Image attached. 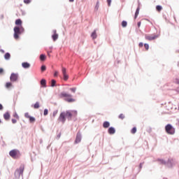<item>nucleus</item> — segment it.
Segmentation results:
<instances>
[{"label":"nucleus","instance_id":"obj_1","mask_svg":"<svg viewBox=\"0 0 179 179\" xmlns=\"http://www.w3.org/2000/svg\"><path fill=\"white\" fill-rule=\"evenodd\" d=\"M73 114L76 115L77 113L76 111H69L67 110L66 112H62L60 113V115L59 117V121L61 122H63V124L66 121V118L68 120H72V117L73 116Z\"/></svg>","mask_w":179,"mask_h":179},{"label":"nucleus","instance_id":"obj_2","mask_svg":"<svg viewBox=\"0 0 179 179\" xmlns=\"http://www.w3.org/2000/svg\"><path fill=\"white\" fill-rule=\"evenodd\" d=\"M23 33H24V28L23 26H16L14 27V38L15 40H19V36L20 34H23Z\"/></svg>","mask_w":179,"mask_h":179},{"label":"nucleus","instance_id":"obj_3","mask_svg":"<svg viewBox=\"0 0 179 179\" xmlns=\"http://www.w3.org/2000/svg\"><path fill=\"white\" fill-rule=\"evenodd\" d=\"M59 97L61 99H64L65 101H67L68 103H73V101H75V99L72 98V94L66 92H61Z\"/></svg>","mask_w":179,"mask_h":179},{"label":"nucleus","instance_id":"obj_4","mask_svg":"<svg viewBox=\"0 0 179 179\" xmlns=\"http://www.w3.org/2000/svg\"><path fill=\"white\" fill-rule=\"evenodd\" d=\"M165 131L168 135H174L176 134V129L170 124L165 127Z\"/></svg>","mask_w":179,"mask_h":179},{"label":"nucleus","instance_id":"obj_5","mask_svg":"<svg viewBox=\"0 0 179 179\" xmlns=\"http://www.w3.org/2000/svg\"><path fill=\"white\" fill-rule=\"evenodd\" d=\"M9 155L10 156V157H12L13 159H19V157H20L21 155H20V151H19V150H12L9 152Z\"/></svg>","mask_w":179,"mask_h":179},{"label":"nucleus","instance_id":"obj_6","mask_svg":"<svg viewBox=\"0 0 179 179\" xmlns=\"http://www.w3.org/2000/svg\"><path fill=\"white\" fill-rule=\"evenodd\" d=\"M23 171H24V166H22L15 171L14 173L15 177H20V176L23 175Z\"/></svg>","mask_w":179,"mask_h":179},{"label":"nucleus","instance_id":"obj_7","mask_svg":"<svg viewBox=\"0 0 179 179\" xmlns=\"http://www.w3.org/2000/svg\"><path fill=\"white\" fill-rule=\"evenodd\" d=\"M62 73L63 75L64 80L66 81L69 79V75L66 73V69L65 67H62Z\"/></svg>","mask_w":179,"mask_h":179},{"label":"nucleus","instance_id":"obj_8","mask_svg":"<svg viewBox=\"0 0 179 179\" xmlns=\"http://www.w3.org/2000/svg\"><path fill=\"white\" fill-rule=\"evenodd\" d=\"M156 38H159V35H145V40H148V41L156 40Z\"/></svg>","mask_w":179,"mask_h":179},{"label":"nucleus","instance_id":"obj_9","mask_svg":"<svg viewBox=\"0 0 179 179\" xmlns=\"http://www.w3.org/2000/svg\"><path fill=\"white\" fill-rule=\"evenodd\" d=\"M19 78V75L17 73H12L10 77V82H17Z\"/></svg>","mask_w":179,"mask_h":179},{"label":"nucleus","instance_id":"obj_10","mask_svg":"<svg viewBox=\"0 0 179 179\" xmlns=\"http://www.w3.org/2000/svg\"><path fill=\"white\" fill-rule=\"evenodd\" d=\"M52 32H53V34L52 36V38L53 41H57V40H58V34H57V31L55 29H54Z\"/></svg>","mask_w":179,"mask_h":179},{"label":"nucleus","instance_id":"obj_11","mask_svg":"<svg viewBox=\"0 0 179 179\" xmlns=\"http://www.w3.org/2000/svg\"><path fill=\"white\" fill-rule=\"evenodd\" d=\"M3 118L6 120V121H9V120H10V113H9V112L4 113Z\"/></svg>","mask_w":179,"mask_h":179},{"label":"nucleus","instance_id":"obj_12","mask_svg":"<svg viewBox=\"0 0 179 179\" xmlns=\"http://www.w3.org/2000/svg\"><path fill=\"white\" fill-rule=\"evenodd\" d=\"M81 140H82V136H80V134H77L75 142L76 143H79V142H80Z\"/></svg>","mask_w":179,"mask_h":179},{"label":"nucleus","instance_id":"obj_13","mask_svg":"<svg viewBox=\"0 0 179 179\" xmlns=\"http://www.w3.org/2000/svg\"><path fill=\"white\" fill-rule=\"evenodd\" d=\"M22 66L25 69H27L28 68H30V64H29L28 62H23L22 64Z\"/></svg>","mask_w":179,"mask_h":179},{"label":"nucleus","instance_id":"obj_14","mask_svg":"<svg viewBox=\"0 0 179 179\" xmlns=\"http://www.w3.org/2000/svg\"><path fill=\"white\" fill-rule=\"evenodd\" d=\"M108 134H110V135H113V134H115V129H114V127H110L108 129Z\"/></svg>","mask_w":179,"mask_h":179},{"label":"nucleus","instance_id":"obj_15","mask_svg":"<svg viewBox=\"0 0 179 179\" xmlns=\"http://www.w3.org/2000/svg\"><path fill=\"white\" fill-rule=\"evenodd\" d=\"M41 85L43 87H47V81L45 80V79H42L41 80Z\"/></svg>","mask_w":179,"mask_h":179},{"label":"nucleus","instance_id":"obj_16","mask_svg":"<svg viewBox=\"0 0 179 179\" xmlns=\"http://www.w3.org/2000/svg\"><path fill=\"white\" fill-rule=\"evenodd\" d=\"M22 20H20V19H17L15 20L16 26H20H20H22Z\"/></svg>","mask_w":179,"mask_h":179},{"label":"nucleus","instance_id":"obj_17","mask_svg":"<svg viewBox=\"0 0 179 179\" xmlns=\"http://www.w3.org/2000/svg\"><path fill=\"white\" fill-rule=\"evenodd\" d=\"M139 10H141V8L138 7L135 13L134 19H136V17H138V15H139Z\"/></svg>","mask_w":179,"mask_h":179},{"label":"nucleus","instance_id":"obj_18","mask_svg":"<svg viewBox=\"0 0 179 179\" xmlns=\"http://www.w3.org/2000/svg\"><path fill=\"white\" fill-rule=\"evenodd\" d=\"M91 37L94 40V38H97V34L96 33V31H94L92 34H91Z\"/></svg>","mask_w":179,"mask_h":179},{"label":"nucleus","instance_id":"obj_19","mask_svg":"<svg viewBox=\"0 0 179 179\" xmlns=\"http://www.w3.org/2000/svg\"><path fill=\"white\" fill-rule=\"evenodd\" d=\"M103 128H108L110 127V122H104L103 124Z\"/></svg>","mask_w":179,"mask_h":179},{"label":"nucleus","instance_id":"obj_20","mask_svg":"<svg viewBox=\"0 0 179 179\" xmlns=\"http://www.w3.org/2000/svg\"><path fill=\"white\" fill-rule=\"evenodd\" d=\"M4 58L5 59H9L10 58V54L8 52L6 53L4 55Z\"/></svg>","mask_w":179,"mask_h":179},{"label":"nucleus","instance_id":"obj_21","mask_svg":"<svg viewBox=\"0 0 179 179\" xmlns=\"http://www.w3.org/2000/svg\"><path fill=\"white\" fill-rule=\"evenodd\" d=\"M34 108L35 109L40 108V103L36 102V103L34 105Z\"/></svg>","mask_w":179,"mask_h":179},{"label":"nucleus","instance_id":"obj_22","mask_svg":"<svg viewBox=\"0 0 179 179\" xmlns=\"http://www.w3.org/2000/svg\"><path fill=\"white\" fill-rule=\"evenodd\" d=\"M156 9H157V12H160L162 10L163 7H162V6H157Z\"/></svg>","mask_w":179,"mask_h":179},{"label":"nucleus","instance_id":"obj_23","mask_svg":"<svg viewBox=\"0 0 179 179\" xmlns=\"http://www.w3.org/2000/svg\"><path fill=\"white\" fill-rule=\"evenodd\" d=\"M6 89H9L10 87H12V83H6Z\"/></svg>","mask_w":179,"mask_h":179},{"label":"nucleus","instance_id":"obj_24","mask_svg":"<svg viewBox=\"0 0 179 179\" xmlns=\"http://www.w3.org/2000/svg\"><path fill=\"white\" fill-rule=\"evenodd\" d=\"M45 58H46V57H45V55H40V59H41V61H45Z\"/></svg>","mask_w":179,"mask_h":179},{"label":"nucleus","instance_id":"obj_25","mask_svg":"<svg viewBox=\"0 0 179 179\" xmlns=\"http://www.w3.org/2000/svg\"><path fill=\"white\" fill-rule=\"evenodd\" d=\"M128 23L127 22V21H122V27H127Z\"/></svg>","mask_w":179,"mask_h":179},{"label":"nucleus","instance_id":"obj_26","mask_svg":"<svg viewBox=\"0 0 179 179\" xmlns=\"http://www.w3.org/2000/svg\"><path fill=\"white\" fill-rule=\"evenodd\" d=\"M56 83H57V81L55 80H52V81H51V87H54V86H55Z\"/></svg>","mask_w":179,"mask_h":179},{"label":"nucleus","instance_id":"obj_27","mask_svg":"<svg viewBox=\"0 0 179 179\" xmlns=\"http://www.w3.org/2000/svg\"><path fill=\"white\" fill-rule=\"evenodd\" d=\"M29 120L30 122H36V118H34V117H33L31 116L29 117Z\"/></svg>","mask_w":179,"mask_h":179},{"label":"nucleus","instance_id":"obj_28","mask_svg":"<svg viewBox=\"0 0 179 179\" xmlns=\"http://www.w3.org/2000/svg\"><path fill=\"white\" fill-rule=\"evenodd\" d=\"M131 134H136V127H134L133 129H131Z\"/></svg>","mask_w":179,"mask_h":179},{"label":"nucleus","instance_id":"obj_29","mask_svg":"<svg viewBox=\"0 0 179 179\" xmlns=\"http://www.w3.org/2000/svg\"><path fill=\"white\" fill-rule=\"evenodd\" d=\"M157 162H159L160 164H166V162L163 159H157Z\"/></svg>","mask_w":179,"mask_h":179},{"label":"nucleus","instance_id":"obj_30","mask_svg":"<svg viewBox=\"0 0 179 179\" xmlns=\"http://www.w3.org/2000/svg\"><path fill=\"white\" fill-rule=\"evenodd\" d=\"M119 118H120V120H124V118H125V115L121 113V114L119 115Z\"/></svg>","mask_w":179,"mask_h":179},{"label":"nucleus","instance_id":"obj_31","mask_svg":"<svg viewBox=\"0 0 179 179\" xmlns=\"http://www.w3.org/2000/svg\"><path fill=\"white\" fill-rule=\"evenodd\" d=\"M41 69L42 72H44L45 71V69H47V67L43 65L41 66Z\"/></svg>","mask_w":179,"mask_h":179},{"label":"nucleus","instance_id":"obj_32","mask_svg":"<svg viewBox=\"0 0 179 179\" xmlns=\"http://www.w3.org/2000/svg\"><path fill=\"white\" fill-rule=\"evenodd\" d=\"M13 117H14V118H16V120H19V115H17V113H15L13 114Z\"/></svg>","mask_w":179,"mask_h":179},{"label":"nucleus","instance_id":"obj_33","mask_svg":"<svg viewBox=\"0 0 179 179\" xmlns=\"http://www.w3.org/2000/svg\"><path fill=\"white\" fill-rule=\"evenodd\" d=\"M24 117H25V118H30L31 116H30V115L29 114V113H26L25 114H24Z\"/></svg>","mask_w":179,"mask_h":179},{"label":"nucleus","instance_id":"obj_34","mask_svg":"<svg viewBox=\"0 0 179 179\" xmlns=\"http://www.w3.org/2000/svg\"><path fill=\"white\" fill-rule=\"evenodd\" d=\"M44 115H48V109H45L43 112Z\"/></svg>","mask_w":179,"mask_h":179},{"label":"nucleus","instance_id":"obj_35","mask_svg":"<svg viewBox=\"0 0 179 179\" xmlns=\"http://www.w3.org/2000/svg\"><path fill=\"white\" fill-rule=\"evenodd\" d=\"M71 92H72L73 93H75V92H76V87H73L70 89Z\"/></svg>","mask_w":179,"mask_h":179},{"label":"nucleus","instance_id":"obj_36","mask_svg":"<svg viewBox=\"0 0 179 179\" xmlns=\"http://www.w3.org/2000/svg\"><path fill=\"white\" fill-rule=\"evenodd\" d=\"M144 47H145V50H149V45L148 44H147V43H145V44H144Z\"/></svg>","mask_w":179,"mask_h":179},{"label":"nucleus","instance_id":"obj_37","mask_svg":"<svg viewBox=\"0 0 179 179\" xmlns=\"http://www.w3.org/2000/svg\"><path fill=\"white\" fill-rule=\"evenodd\" d=\"M30 2H31V0H24V3H30Z\"/></svg>","mask_w":179,"mask_h":179},{"label":"nucleus","instance_id":"obj_38","mask_svg":"<svg viewBox=\"0 0 179 179\" xmlns=\"http://www.w3.org/2000/svg\"><path fill=\"white\" fill-rule=\"evenodd\" d=\"M175 83H177L178 85H179V79L178 78H176L175 79Z\"/></svg>","mask_w":179,"mask_h":179},{"label":"nucleus","instance_id":"obj_39","mask_svg":"<svg viewBox=\"0 0 179 179\" xmlns=\"http://www.w3.org/2000/svg\"><path fill=\"white\" fill-rule=\"evenodd\" d=\"M12 122H13V124H16V122H17V121L16 120V119H12Z\"/></svg>","mask_w":179,"mask_h":179},{"label":"nucleus","instance_id":"obj_40","mask_svg":"<svg viewBox=\"0 0 179 179\" xmlns=\"http://www.w3.org/2000/svg\"><path fill=\"white\" fill-rule=\"evenodd\" d=\"M108 6H110L111 5V0H107Z\"/></svg>","mask_w":179,"mask_h":179},{"label":"nucleus","instance_id":"obj_41","mask_svg":"<svg viewBox=\"0 0 179 179\" xmlns=\"http://www.w3.org/2000/svg\"><path fill=\"white\" fill-rule=\"evenodd\" d=\"M54 76L55 77L58 76V71H55Z\"/></svg>","mask_w":179,"mask_h":179},{"label":"nucleus","instance_id":"obj_42","mask_svg":"<svg viewBox=\"0 0 179 179\" xmlns=\"http://www.w3.org/2000/svg\"><path fill=\"white\" fill-rule=\"evenodd\" d=\"M0 73H3V69L0 68Z\"/></svg>","mask_w":179,"mask_h":179},{"label":"nucleus","instance_id":"obj_43","mask_svg":"<svg viewBox=\"0 0 179 179\" xmlns=\"http://www.w3.org/2000/svg\"><path fill=\"white\" fill-rule=\"evenodd\" d=\"M141 22H138V24H137L138 27H141Z\"/></svg>","mask_w":179,"mask_h":179},{"label":"nucleus","instance_id":"obj_44","mask_svg":"<svg viewBox=\"0 0 179 179\" xmlns=\"http://www.w3.org/2000/svg\"><path fill=\"white\" fill-rule=\"evenodd\" d=\"M138 45L139 47H143V43H140Z\"/></svg>","mask_w":179,"mask_h":179},{"label":"nucleus","instance_id":"obj_45","mask_svg":"<svg viewBox=\"0 0 179 179\" xmlns=\"http://www.w3.org/2000/svg\"><path fill=\"white\" fill-rule=\"evenodd\" d=\"M0 110H3V106L0 103Z\"/></svg>","mask_w":179,"mask_h":179},{"label":"nucleus","instance_id":"obj_46","mask_svg":"<svg viewBox=\"0 0 179 179\" xmlns=\"http://www.w3.org/2000/svg\"><path fill=\"white\" fill-rule=\"evenodd\" d=\"M57 111H56V112H54V113H53V116L55 117V116L57 115Z\"/></svg>","mask_w":179,"mask_h":179},{"label":"nucleus","instance_id":"obj_47","mask_svg":"<svg viewBox=\"0 0 179 179\" xmlns=\"http://www.w3.org/2000/svg\"><path fill=\"white\" fill-rule=\"evenodd\" d=\"M75 0H69V2H73Z\"/></svg>","mask_w":179,"mask_h":179},{"label":"nucleus","instance_id":"obj_48","mask_svg":"<svg viewBox=\"0 0 179 179\" xmlns=\"http://www.w3.org/2000/svg\"><path fill=\"white\" fill-rule=\"evenodd\" d=\"M140 167H142V164H140Z\"/></svg>","mask_w":179,"mask_h":179},{"label":"nucleus","instance_id":"obj_49","mask_svg":"<svg viewBox=\"0 0 179 179\" xmlns=\"http://www.w3.org/2000/svg\"><path fill=\"white\" fill-rule=\"evenodd\" d=\"M0 124H1V120H0Z\"/></svg>","mask_w":179,"mask_h":179}]
</instances>
